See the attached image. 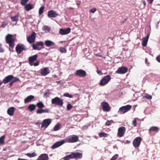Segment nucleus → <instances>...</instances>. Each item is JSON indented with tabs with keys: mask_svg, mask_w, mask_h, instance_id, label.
<instances>
[{
	"mask_svg": "<svg viewBox=\"0 0 160 160\" xmlns=\"http://www.w3.org/2000/svg\"><path fill=\"white\" fill-rule=\"evenodd\" d=\"M63 159L64 160H69L71 159H74L72 152H71L70 154L67 155L64 157Z\"/></svg>",
	"mask_w": 160,
	"mask_h": 160,
	"instance_id": "32",
	"label": "nucleus"
},
{
	"mask_svg": "<svg viewBox=\"0 0 160 160\" xmlns=\"http://www.w3.org/2000/svg\"><path fill=\"white\" fill-rule=\"evenodd\" d=\"M126 142L127 143H129L131 142V141L128 140H127L126 141Z\"/></svg>",
	"mask_w": 160,
	"mask_h": 160,
	"instance_id": "58",
	"label": "nucleus"
},
{
	"mask_svg": "<svg viewBox=\"0 0 160 160\" xmlns=\"http://www.w3.org/2000/svg\"><path fill=\"white\" fill-rule=\"evenodd\" d=\"M41 74L42 76H45L49 73L48 68H44L40 70Z\"/></svg>",
	"mask_w": 160,
	"mask_h": 160,
	"instance_id": "23",
	"label": "nucleus"
},
{
	"mask_svg": "<svg viewBox=\"0 0 160 160\" xmlns=\"http://www.w3.org/2000/svg\"><path fill=\"white\" fill-rule=\"evenodd\" d=\"M36 108V105L33 104H30L28 107V109L30 112L34 111Z\"/></svg>",
	"mask_w": 160,
	"mask_h": 160,
	"instance_id": "30",
	"label": "nucleus"
},
{
	"mask_svg": "<svg viewBox=\"0 0 160 160\" xmlns=\"http://www.w3.org/2000/svg\"><path fill=\"white\" fill-rule=\"evenodd\" d=\"M144 98L150 100L152 98V96L151 95L147 94L145 96H144Z\"/></svg>",
	"mask_w": 160,
	"mask_h": 160,
	"instance_id": "46",
	"label": "nucleus"
},
{
	"mask_svg": "<svg viewBox=\"0 0 160 160\" xmlns=\"http://www.w3.org/2000/svg\"><path fill=\"white\" fill-rule=\"evenodd\" d=\"M2 84V82H0V86H1V85Z\"/></svg>",
	"mask_w": 160,
	"mask_h": 160,
	"instance_id": "62",
	"label": "nucleus"
},
{
	"mask_svg": "<svg viewBox=\"0 0 160 160\" xmlns=\"http://www.w3.org/2000/svg\"><path fill=\"white\" fill-rule=\"evenodd\" d=\"M126 128L124 127H121L118 130L117 136L119 137H122L124 136Z\"/></svg>",
	"mask_w": 160,
	"mask_h": 160,
	"instance_id": "13",
	"label": "nucleus"
},
{
	"mask_svg": "<svg viewBox=\"0 0 160 160\" xmlns=\"http://www.w3.org/2000/svg\"><path fill=\"white\" fill-rule=\"evenodd\" d=\"M4 52V49L2 47V44L0 43V53L3 52Z\"/></svg>",
	"mask_w": 160,
	"mask_h": 160,
	"instance_id": "48",
	"label": "nucleus"
},
{
	"mask_svg": "<svg viewBox=\"0 0 160 160\" xmlns=\"http://www.w3.org/2000/svg\"><path fill=\"white\" fill-rule=\"evenodd\" d=\"M148 59L147 58H146L145 59V62H146V63L148 65H149V63H148Z\"/></svg>",
	"mask_w": 160,
	"mask_h": 160,
	"instance_id": "57",
	"label": "nucleus"
},
{
	"mask_svg": "<svg viewBox=\"0 0 160 160\" xmlns=\"http://www.w3.org/2000/svg\"><path fill=\"white\" fill-rule=\"evenodd\" d=\"M16 52L18 54H20L23 50H26L27 49L25 48L24 45L22 44H18L15 48Z\"/></svg>",
	"mask_w": 160,
	"mask_h": 160,
	"instance_id": "7",
	"label": "nucleus"
},
{
	"mask_svg": "<svg viewBox=\"0 0 160 160\" xmlns=\"http://www.w3.org/2000/svg\"><path fill=\"white\" fill-rule=\"evenodd\" d=\"M25 8L27 11H29L33 9L34 7L32 5L28 3L25 5Z\"/></svg>",
	"mask_w": 160,
	"mask_h": 160,
	"instance_id": "29",
	"label": "nucleus"
},
{
	"mask_svg": "<svg viewBox=\"0 0 160 160\" xmlns=\"http://www.w3.org/2000/svg\"><path fill=\"white\" fill-rule=\"evenodd\" d=\"M50 94L49 92H46L44 93V95L45 97H48V95Z\"/></svg>",
	"mask_w": 160,
	"mask_h": 160,
	"instance_id": "53",
	"label": "nucleus"
},
{
	"mask_svg": "<svg viewBox=\"0 0 160 160\" xmlns=\"http://www.w3.org/2000/svg\"><path fill=\"white\" fill-rule=\"evenodd\" d=\"M96 10L95 8H93L90 10V12L92 13H94Z\"/></svg>",
	"mask_w": 160,
	"mask_h": 160,
	"instance_id": "51",
	"label": "nucleus"
},
{
	"mask_svg": "<svg viewBox=\"0 0 160 160\" xmlns=\"http://www.w3.org/2000/svg\"><path fill=\"white\" fill-rule=\"evenodd\" d=\"M75 75L77 76L83 77L86 75V71L82 69H80L76 71L75 73Z\"/></svg>",
	"mask_w": 160,
	"mask_h": 160,
	"instance_id": "12",
	"label": "nucleus"
},
{
	"mask_svg": "<svg viewBox=\"0 0 160 160\" xmlns=\"http://www.w3.org/2000/svg\"><path fill=\"white\" fill-rule=\"evenodd\" d=\"M6 26V24H2L1 27L3 28L5 27Z\"/></svg>",
	"mask_w": 160,
	"mask_h": 160,
	"instance_id": "56",
	"label": "nucleus"
},
{
	"mask_svg": "<svg viewBox=\"0 0 160 160\" xmlns=\"http://www.w3.org/2000/svg\"><path fill=\"white\" fill-rule=\"evenodd\" d=\"M97 72L98 74L100 75H101L102 74V71L100 70H97Z\"/></svg>",
	"mask_w": 160,
	"mask_h": 160,
	"instance_id": "52",
	"label": "nucleus"
},
{
	"mask_svg": "<svg viewBox=\"0 0 160 160\" xmlns=\"http://www.w3.org/2000/svg\"><path fill=\"white\" fill-rule=\"evenodd\" d=\"M18 160H28V159H22V158H18Z\"/></svg>",
	"mask_w": 160,
	"mask_h": 160,
	"instance_id": "59",
	"label": "nucleus"
},
{
	"mask_svg": "<svg viewBox=\"0 0 160 160\" xmlns=\"http://www.w3.org/2000/svg\"><path fill=\"white\" fill-rule=\"evenodd\" d=\"M114 122L112 120H108L105 123V125L106 126H109L112 123Z\"/></svg>",
	"mask_w": 160,
	"mask_h": 160,
	"instance_id": "41",
	"label": "nucleus"
},
{
	"mask_svg": "<svg viewBox=\"0 0 160 160\" xmlns=\"http://www.w3.org/2000/svg\"><path fill=\"white\" fill-rule=\"evenodd\" d=\"M150 35V34L148 33L147 34V36L145 38H142V45L143 47H145L147 44L148 39L149 38Z\"/></svg>",
	"mask_w": 160,
	"mask_h": 160,
	"instance_id": "22",
	"label": "nucleus"
},
{
	"mask_svg": "<svg viewBox=\"0 0 160 160\" xmlns=\"http://www.w3.org/2000/svg\"><path fill=\"white\" fill-rule=\"evenodd\" d=\"M58 15V14L53 10L48 11V16L49 18H55Z\"/></svg>",
	"mask_w": 160,
	"mask_h": 160,
	"instance_id": "17",
	"label": "nucleus"
},
{
	"mask_svg": "<svg viewBox=\"0 0 160 160\" xmlns=\"http://www.w3.org/2000/svg\"><path fill=\"white\" fill-rule=\"evenodd\" d=\"M59 50L61 53H66L67 52L66 49L65 48L62 47L59 48Z\"/></svg>",
	"mask_w": 160,
	"mask_h": 160,
	"instance_id": "39",
	"label": "nucleus"
},
{
	"mask_svg": "<svg viewBox=\"0 0 160 160\" xmlns=\"http://www.w3.org/2000/svg\"><path fill=\"white\" fill-rule=\"evenodd\" d=\"M136 119V118H135L132 121V125L134 127H136L137 125Z\"/></svg>",
	"mask_w": 160,
	"mask_h": 160,
	"instance_id": "49",
	"label": "nucleus"
},
{
	"mask_svg": "<svg viewBox=\"0 0 160 160\" xmlns=\"http://www.w3.org/2000/svg\"><path fill=\"white\" fill-rule=\"evenodd\" d=\"M108 134L107 133H105L103 132H101L99 134V136L100 137H107L108 136Z\"/></svg>",
	"mask_w": 160,
	"mask_h": 160,
	"instance_id": "35",
	"label": "nucleus"
},
{
	"mask_svg": "<svg viewBox=\"0 0 160 160\" xmlns=\"http://www.w3.org/2000/svg\"><path fill=\"white\" fill-rule=\"evenodd\" d=\"M19 80L18 79L15 77H14V78L11 81H10V82L9 83V85L10 87L12 86L13 84L15 82L18 81Z\"/></svg>",
	"mask_w": 160,
	"mask_h": 160,
	"instance_id": "34",
	"label": "nucleus"
},
{
	"mask_svg": "<svg viewBox=\"0 0 160 160\" xmlns=\"http://www.w3.org/2000/svg\"><path fill=\"white\" fill-rule=\"evenodd\" d=\"M38 158L40 160H48V156L47 154H42L40 155Z\"/></svg>",
	"mask_w": 160,
	"mask_h": 160,
	"instance_id": "25",
	"label": "nucleus"
},
{
	"mask_svg": "<svg viewBox=\"0 0 160 160\" xmlns=\"http://www.w3.org/2000/svg\"><path fill=\"white\" fill-rule=\"evenodd\" d=\"M157 60L159 62H160V56H158L156 58Z\"/></svg>",
	"mask_w": 160,
	"mask_h": 160,
	"instance_id": "54",
	"label": "nucleus"
},
{
	"mask_svg": "<svg viewBox=\"0 0 160 160\" xmlns=\"http://www.w3.org/2000/svg\"><path fill=\"white\" fill-rule=\"evenodd\" d=\"M19 17V15L18 14L15 16L11 17V20L12 22H17L18 20V18Z\"/></svg>",
	"mask_w": 160,
	"mask_h": 160,
	"instance_id": "33",
	"label": "nucleus"
},
{
	"mask_svg": "<svg viewBox=\"0 0 160 160\" xmlns=\"http://www.w3.org/2000/svg\"><path fill=\"white\" fill-rule=\"evenodd\" d=\"M44 9V6L41 7L39 10V15H41L43 12Z\"/></svg>",
	"mask_w": 160,
	"mask_h": 160,
	"instance_id": "40",
	"label": "nucleus"
},
{
	"mask_svg": "<svg viewBox=\"0 0 160 160\" xmlns=\"http://www.w3.org/2000/svg\"><path fill=\"white\" fill-rule=\"evenodd\" d=\"M128 71V68L124 66L119 67L116 71V73L119 74H124L126 73Z\"/></svg>",
	"mask_w": 160,
	"mask_h": 160,
	"instance_id": "11",
	"label": "nucleus"
},
{
	"mask_svg": "<svg viewBox=\"0 0 160 160\" xmlns=\"http://www.w3.org/2000/svg\"><path fill=\"white\" fill-rule=\"evenodd\" d=\"M26 155L29 157L32 158L36 156L37 155V154L36 153L33 152L32 153H27L26 154Z\"/></svg>",
	"mask_w": 160,
	"mask_h": 160,
	"instance_id": "36",
	"label": "nucleus"
},
{
	"mask_svg": "<svg viewBox=\"0 0 160 160\" xmlns=\"http://www.w3.org/2000/svg\"><path fill=\"white\" fill-rule=\"evenodd\" d=\"M64 140L65 142L73 143L78 142L79 138L77 135H72L67 137Z\"/></svg>",
	"mask_w": 160,
	"mask_h": 160,
	"instance_id": "2",
	"label": "nucleus"
},
{
	"mask_svg": "<svg viewBox=\"0 0 160 160\" xmlns=\"http://www.w3.org/2000/svg\"><path fill=\"white\" fill-rule=\"evenodd\" d=\"M34 97L32 95H30L24 99V102L25 103H28L31 102L33 99H34Z\"/></svg>",
	"mask_w": 160,
	"mask_h": 160,
	"instance_id": "27",
	"label": "nucleus"
},
{
	"mask_svg": "<svg viewBox=\"0 0 160 160\" xmlns=\"http://www.w3.org/2000/svg\"><path fill=\"white\" fill-rule=\"evenodd\" d=\"M43 30L44 31H47L49 32L50 30V28L48 26H45L43 27Z\"/></svg>",
	"mask_w": 160,
	"mask_h": 160,
	"instance_id": "42",
	"label": "nucleus"
},
{
	"mask_svg": "<svg viewBox=\"0 0 160 160\" xmlns=\"http://www.w3.org/2000/svg\"><path fill=\"white\" fill-rule=\"evenodd\" d=\"M142 139V138L140 137H137L134 139L132 144L135 148L138 147L140 146Z\"/></svg>",
	"mask_w": 160,
	"mask_h": 160,
	"instance_id": "9",
	"label": "nucleus"
},
{
	"mask_svg": "<svg viewBox=\"0 0 160 160\" xmlns=\"http://www.w3.org/2000/svg\"><path fill=\"white\" fill-rule=\"evenodd\" d=\"M45 44L46 46L48 47L53 46L55 45L54 42L49 40H46L45 42Z\"/></svg>",
	"mask_w": 160,
	"mask_h": 160,
	"instance_id": "26",
	"label": "nucleus"
},
{
	"mask_svg": "<svg viewBox=\"0 0 160 160\" xmlns=\"http://www.w3.org/2000/svg\"><path fill=\"white\" fill-rule=\"evenodd\" d=\"M62 42V41H61V42Z\"/></svg>",
	"mask_w": 160,
	"mask_h": 160,
	"instance_id": "64",
	"label": "nucleus"
},
{
	"mask_svg": "<svg viewBox=\"0 0 160 160\" xmlns=\"http://www.w3.org/2000/svg\"><path fill=\"white\" fill-rule=\"evenodd\" d=\"M102 109L104 111L108 112L110 111V108L109 104L106 102H102L101 103Z\"/></svg>",
	"mask_w": 160,
	"mask_h": 160,
	"instance_id": "14",
	"label": "nucleus"
},
{
	"mask_svg": "<svg viewBox=\"0 0 160 160\" xmlns=\"http://www.w3.org/2000/svg\"><path fill=\"white\" fill-rule=\"evenodd\" d=\"M159 130V128L158 127L152 126L151 127L149 130V133H150L151 132H157Z\"/></svg>",
	"mask_w": 160,
	"mask_h": 160,
	"instance_id": "28",
	"label": "nucleus"
},
{
	"mask_svg": "<svg viewBox=\"0 0 160 160\" xmlns=\"http://www.w3.org/2000/svg\"><path fill=\"white\" fill-rule=\"evenodd\" d=\"M51 120L50 119H47L44 120L42 124V127H48L51 123Z\"/></svg>",
	"mask_w": 160,
	"mask_h": 160,
	"instance_id": "21",
	"label": "nucleus"
},
{
	"mask_svg": "<svg viewBox=\"0 0 160 160\" xmlns=\"http://www.w3.org/2000/svg\"><path fill=\"white\" fill-rule=\"evenodd\" d=\"M43 45V42L42 41H40L37 42L35 44H32V46L34 49L40 50L42 48H44Z\"/></svg>",
	"mask_w": 160,
	"mask_h": 160,
	"instance_id": "8",
	"label": "nucleus"
},
{
	"mask_svg": "<svg viewBox=\"0 0 160 160\" xmlns=\"http://www.w3.org/2000/svg\"><path fill=\"white\" fill-rule=\"evenodd\" d=\"M73 107V106L69 103H68L67 106V109L68 111L70 110Z\"/></svg>",
	"mask_w": 160,
	"mask_h": 160,
	"instance_id": "44",
	"label": "nucleus"
},
{
	"mask_svg": "<svg viewBox=\"0 0 160 160\" xmlns=\"http://www.w3.org/2000/svg\"><path fill=\"white\" fill-rule=\"evenodd\" d=\"M6 43L9 44V46L13 48L14 47V39L13 38V36L12 35L8 34L6 37Z\"/></svg>",
	"mask_w": 160,
	"mask_h": 160,
	"instance_id": "3",
	"label": "nucleus"
},
{
	"mask_svg": "<svg viewBox=\"0 0 160 160\" xmlns=\"http://www.w3.org/2000/svg\"><path fill=\"white\" fill-rule=\"evenodd\" d=\"M60 126L61 125L60 124H57L55 126L54 128V130L55 131H57L59 130L60 128Z\"/></svg>",
	"mask_w": 160,
	"mask_h": 160,
	"instance_id": "38",
	"label": "nucleus"
},
{
	"mask_svg": "<svg viewBox=\"0 0 160 160\" xmlns=\"http://www.w3.org/2000/svg\"><path fill=\"white\" fill-rule=\"evenodd\" d=\"M38 57L37 54L33 55L29 57L28 58L29 64L31 66L33 65V63L37 60Z\"/></svg>",
	"mask_w": 160,
	"mask_h": 160,
	"instance_id": "15",
	"label": "nucleus"
},
{
	"mask_svg": "<svg viewBox=\"0 0 160 160\" xmlns=\"http://www.w3.org/2000/svg\"><path fill=\"white\" fill-rule=\"evenodd\" d=\"M6 150V149H4L3 150V151H5Z\"/></svg>",
	"mask_w": 160,
	"mask_h": 160,
	"instance_id": "63",
	"label": "nucleus"
},
{
	"mask_svg": "<svg viewBox=\"0 0 160 160\" xmlns=\"http://www.w3.org/2000/svg\"><path fill=\"white\" fill-rule=\"evenodd\" d=\"M64 142L65 141L64 140L60 141L57 142L52 146L51 148L52 149H54L57 148L62 145Z\"/></svg>",
	"mask_w": 160,
	"mask_h": 160,
	"instance_id": "18",
	"label": "nucleus"
},
{
	"mask_svg": "<svg viewBox=\"0 0 160 160\" xmlns=\"http://www.w3.org/2000/svg\"><path fill=\"white\" fill-rule=\"evenodd\" d=\"M51 102L52 104L58 105L60 107H62L63 104V100L58 97L52 99Z\"/></svg>",
	"mask_w": 160,
	"mask_h": 160,
	"instance_id": "4",
	"label": "nucleus"
},
{
	"mask_svg": "<svg viewBox=\"0 0 160 160\" xmlns=\"http://www.w3.org/2000/svg\"><path fill=\"white\" fill-rule=\"evenodd\" d=\"M118 157V154H115L111 159L110 160H116Z\"/></svg>",
	"mask_w": 160,
	"mask_h": 160,
	"instance_id": "47",
	"label": "nucleus"
},
{
	"mask_svg": "<svg viewBox=\"0 0 160 160\" xmlns=\"http://www.w3.org/2000/svg\"><path fill=\"white\" fill-rule=\"evenodd\" d=\"M36 36V33L34 32H33L31 35L27 37V41L30 44L33 43L35 41Z\"/></svg>",
	"mask_w": 160,
	"mask_h": 160,
	"instance_id": "10",
	"label": "nucleus"
},
{
	"mask_svg": "<svg viewBox=\"0 0 160 160\" xmlns=\"http://www.w3.org/2000/svg\"><path fill=\"white\" fill-rule=\"evenodd\" d=\"M111 79V78L110 75L104 76L100 81L99 84L101 86H104L108 83Z\"/></svg>",
	"mask_w": 160,
	"mask_h": 160,
	"instance_id": "5",
	"label": "nucleus"
},
{
	"mask_svg": "<svg viewBox=\"0 0 160 160\" xmlns=\"http://www.w3.org/2000/svg\"><path fill=\"white\" fill-rule=\"evenodd\" d=\"M154 0H147V1L150 4H152V3Z\"/></svg>",
	"mask_w": 160,
	"mask_h": 160,
	"instance_id": "55",
	"label": "nucleus"
},
{
	"mask_svg": "<svg viewBox=\"0 0 160 160\" xmlns=\"http://www.w3.org/2000/svg\"><path fill=\"white\" fill-rule=\"evenodd\" d=\"M29 1V0H21L20 3L22 5L24 6Z\"/></svg>",
	"mask_w": 160,
	"mask_h": 160,
	"instance_id": "43",
	"label": "nucleus"
},
{
	"mask_svg": "<svg viewBox=\"0 0 160 160\" xmlns=\"http://www.w3.org/2000/svg\"><path fill=\"white\" fill-rule=\"evenodd\" d=\"M5 135H3L0 138V144H3L4 143V139L5 138Z\"/></svg>",
	"mask_w": 160,
	"mask_h": 160,
	"instance_id": "37",
	"label": "nucleus"
},
{
	"mask_svg": "<svg viewBox=\"0 0 160 160\" xmlns=\"http://www.w3.org/2000/svg\"><path fill=\"white\" fill-rule=\"evenodd\" d=\"M15 108L14 107H11L7 110L8 114L10 116H12L14 114Z\"/></svg>",
	"mask_w": 160,
	"mask_h": 160,
	"instance_id": "24",
	"label": "nucleus"
},
{
	"mask_svg": "<svg viewBox=\"0 0 160 160\" xmlns=\"http://www.w3.org/2000/svg\"><path fill=\"white\" fill-rule=\"evenodd\" d=\"M36 106L39 108L36 111V112L38 114H40L43 113H48L50 112V110L48 109L47 108L45 109H42L44 107V106L43 103L41 102H38L36 104Z\"/></svg>",
	"mask_w": 160,
	"mask_h": 160,
	"instance_id": "1",
	"label": "nucleus"
},
{
	"mask_svg": "<svg viewBox=\"0 0 160 160\" xmlns=\"http://www.w3.org/2000/svg\"><path fill=\"white\" fill-rule=\"evenodd\" d=\"M74 159H80L82 157V154L79 152H72Z\"/></svg>",
	"mask_w": 160,
	"mask_h": 160,
	"instance_id": "20",
	"label": "nucleus"
},
{
	"mask_svg": "<svg viewBox=\"0 0 160 160\" xmlns=\"http://www.w3.org/2000/svg\"><path fill=\"white\" fill-rule=\"evenodd\" d=\"M132 106L129 105L122 106L119 108L118 112L121 114H123L130 110Z\"/></svg>",
	"mask_w": 160,
	"mask_h": 160,
	"instance_id": "6",
	"label": "nucleus"
},
{
	"mask_svg": "<svg viewBox=\"0 0 160 160\" xmlns=\"http://www.w3.org/2000/svg\"><path fill=\"white\" fill-rule=\"evenodd\" d=\"M96 56H97L99 57H102V55H99V54H97L96 55Z\"/></svg>",
	"mask_w": 160,
	"mask_h": 160,
	"instance_id": "61",
	"label": "nucleus"
},
{
	"mask_svg": "<svg viewBox=\"0 0 160 160\" xmlns=\"http://www.w3.org/2000/svg\"><path fill=\"white\" fill-rule=\"evenodd\" d=\"M143 3L144 6H145L146 5V2L145 1H143Z\"/></svg>",
	"mask_w": 160,
	"mask_h": 160,
	"instance_id": "60",
	"label": "nucleus"
},
{
	"mask_svg": "<svg viewBox=\"0 0 160 160\" xmlns=\"http://www.w3.org/2000/svg\"><path fill=\"white\" fill-rule=\"evenodd\" d=\"M71 31V29L69 28L66 29H60L59 33L61 35H64L69 33Z\"/></svg>",
	"mask_w": 160,
	"mask_h": 160,
	"instance_id": "16",
	"label": "nucleus"
},
{
	"mask_svg": "<svg viewBox=\"0 0 160 160\" xmlns=\"http://www.w3.org/2000/svg\"><path fill=\"white\" fill-rule=\"evenodd\" d=\"M39 61H37L35 63H33V65L34 66H36L39 65Z\"/></svg>",
	"mask_w": 160,
	"mask_h": 160,
	"instance_id": "50",
	"label": "nucleus"
},
{
	"mask_svg": "<svg viewBox=\"0 0 160 160\" xmlns=\"http://www.w3.org/2000/svg\"><path fill=\"white\" fill-rule=\"evenodd\" d=\"M63 96L65 97H68L69 98H72L73 97L72 95L69 94L68 93H65L63 94Z\"/></svg>",
	"mask_w": 160,
	"mask_h": 160,
	"instance_id": "45",
	"label": "nucleus"
},
{
	"mask_svg": "<svg viewBox=\"0 0 160 160\" xmlns=\"http://www.w3.org/2000/svg\"><path fill=\"white\" fill-rule=\"evenodd\" d=\"M63 159L64 160H69L71 159H74L72 152H71L70 154L67 155L64 157Z\"/></svg>",
	"mask_w": 160,
	"mask_h": 160,
	"instance_id": "31",
	"label": "nucleus"
},
{
	"mask_svg": "<svg viewBox=\"0 0 160 160\" xmlns=\"http://www.w3.org/2000/svg\"><path fill=\"white\" fill-rule=\"evenodd\" d=\"M14 78V77L12 75H9L4 78L2 82L4 84L7 83L11 81Z\"/></svg>",
	"mask_w": 160,
	"mask_h": 160,
	"instance_id": "19",
	"label": "nucleus"
}]
</instances>
